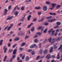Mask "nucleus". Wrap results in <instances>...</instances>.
I'll use <instances>...</instances> for the list:
<instances>
[{
	"label": "nucleus",
	"instance_id": "f8f14e48",
	"mask_svg": "<svg viewBox=\"0 0 62 62\" xmlns=\"http://www.w3.org/2000/svg\"><path fill=\"white\" fill-rule=\"evenodd\" d=\"M16 51H17V49H15L13 51V54H16Z\"/></svg>",
	"mask_w": 62,
	"mask_h": 62
},
{
	"label": "nucleus",
	"instance_id": "864d4df0",
	"mask_svg": "<svg viewBox=\"0 0 62 62\" xmlns=\"http://www.w3.org/2000/svg\"><path fill=\"white\" fill-rule=\"evenodd\" d=\"M25 44V43H22V46H23Z\"/></svg>",
	"mask_w": 62,
	"mask_h": 62
},
{
	"label": "nucleus",
	"instance_id": "de8ad7c7",
	"mask_svg": "<svg viewBox=\"0 0 62 62\" xmlns=\"http://www.w3.org/2000/svg\"><path fill=\"white\" fill-rule=\"evenodd\" d=\"M11 28V27H10V26L8 28L7 30L8 31H9V30H10V28Z\"/></svg>",
	"mask_w": 62,
	"mask_h": 62
},
{
	"label": "nucleus",
	"instance_id": "c85d7f7f",
	"mask_svg": "<svg viewBox=\"0 0 62 62\" xmlns=\"http://www.w3.org/2000/svg\"><path fill=\"white\" fill-rule=\"evenodd\" d=\"M52 40H53V41H54V42L57 41L56 39H52Z\"/></svg>",
	"mask_w": 62,
	"mask_h": 62
},
{
	"label": "nucleus",
	"instance_id": "c03bdc74",
	"mask_svg": "<svg viewBox=\"0 0 62 62\" xmlns=\"http://www.w3.org/2000/svg\"><path fill=\"white\" fill-rule=\"evenodd\" d=\"M8 26H7L6 27H5V28L4 29V31H5V30H6L7 28H8Z\"/></svg>",
	"mask_w": 62,
	"mask_h": 62
},
{
	"label": "nucleus",
	"instance_id": "0eeeda50",
	"mask_svg": "<svg viewBox=\"0 0 62 62\" xmlns=\"http://www.w3.org/2000/svg\"><path fill=\"white\" fill-rule=\"evenodd\" d=\"M60 50V51L62 50V44L60 45V47L58 48V50Z\"/></svg>",
	"mask_w": 62,
	"mask_h": 62
},
{
	"label": "nucleus",
	"instance_id": "69168bd1",
	"mask_svg": "<svg viewBox=\"0 0 62 62\" xmlns=\"http://www.w3.org/2000/svg\"><path fill=\"white\" fill-rule=\"evenodd\" d=\"M8 47H9L10 46V43H9L8 44Z\"/></svg>",
	"mask_w": 62,
	"mask_h": 62
},
{
	"label": "nucleus",
	"instance_id": "bb28decb",
	"mask_svg": "<svg viewBox=\"0 0 62 62\" xmlns=\"http://www.w3.org/2000/svg\"><path fill=\"white\" fill-rule=\"evenodd\" d=\"M44 20V18H43L41 19L38 20L39 22H42Z\"/></svg>",
	"mask_w": 62,
	"mask_h": 62
},
{
	"label": "nucleus",
	"instance_id": "c756f323",
	"mask_svg": "<svg viewBox=\"0 0 62 62\" xmlns=\"http://www.w3.org/2000/svg\"><path fill=\"white\" fill-rule=\"evenodd\" d=\"M3 40H1L0 41V45H1L2 44V42H3Z\"/></svg>",
	"mask_w": 62,
	"mask_h": 62
},
{
	"label": "nucleus",
	"instance_id": "58836bf2",
	"mask_svg": "<svg viewBox=\"0 0 62 62\" xmlns=\"http://www.w3.org/2000/svg\"><path fill=\"white\" fill-rule=\"evenodd\" d=\"M39 57H40V56H38L37 57H36V59L38 60L39 58Z\"/></svg>",
	"mask_w": 62,
	"mask_h": 62
},
{
	"label": "nucleus",
	"instance_id": "0e129e2a",
	"mask_svg": "<svg viewBox=\"0 0 62 62\" xmlns=\"http://www.w3.org/2000/svg\"><path fill=\"white\" fill-rule=\"evenodd\" d=\"M25 57V55H24L22 57V59H24V57Z\"/></svg>",
	"mask_w": 62,
	"mask_h": 62
},
{
	"label": "nucleus",
	"instance_id": "72a5a7b5",
	"mask_svg": "<svg viewBox=\"0 0 62 62\" xmlns=\"http://www.w3.org/2000/svg\"><path fill=\"white\" fill-rule=\"evenodd\" d=\"M47 31V29H46L43 32L45 33H46Z\"/></svg>",
	"mask_w": 62,
	"mask_h": 62
},
{
	"label": "nucleus",
	"instance_id": "f03ea898",
	"mask_svg": "<svg viewBox=\"0 0 62 62\" xmlns=\"http://www.w3.org/2000/svg\"><path fill=\"white\" fill-rule=\"evenodd\" d=\"M16 57V55H13L12 56V58H11L10 59V61H9V62H12V60L13 59H14Z\"/></svg>",
	"mask_w": 62,
	"mask_h": 62
},
{
	"label": "nucleus",
	"instance_id": "a878e982",
	"mask_svg": "<svg viewBox=\"0 0 62 62\" xmlns=\"http://www.w3.org/2000/svg\"><path fill=\"white\" fill-rule=\"evenodd\" d=\"M53 29L51 28L50 29V30L49 31H48V33H51V31H53Z\"/></svg>",
	"mask_w": 62,
	"mask_h": 62
},
{
	"label": "nucleus",
	"instance_id": "5701e85b",
	"mask_svg": "<svg viewBox=\"0 0 62 62\" xmlns=\"http://www.w3.org/2000/svg\"><path fill=\"white\" fill-rule=\"evenodd\" d=\"M34 27H33L32 28V29H31V31L32 32L34 31L35 29Z\"/></svg>",
	"mask_w": 62,
	"mask_h": 62
},
{
	"label": "nucleus",
	"instance_id": "680f3d73",
	"mask_svg": "<svg viewBox=\"0 0 62 62\" xmlns=\"http://www.w3.org/2000/svg\"><path fill=\"white\" fill-rule=\"evenodd\" d=\"M38 37V35H36L35 36H34L33 37V38H35L36 37Z\"/></svg>",
	"mask_w": 62,
	"mask_h": 62
},
{
	"label": "nucleus",
	"instance_id": "39448f33",
	"mask_svg": "<svg viewBox=\"0 0 62 62\" xmlns=\"http://www.w3.org/2000/svg\"><path fill=\"white\" fill-rule=\"evenodd\" d=\"M8 12V10H7V9H5L4 10V15H6Z\"/></svg>",
	"mask_w": 62,
	"mask_h": 62
},
{
	"label": "nucleus",
	"instance_id": "a19ab883",
	"mask_svg": "<svg viewBox=\"0 0 62 62\" xmlns=\"http://www.w3.org/2000/svg\"><path fill=\"white\" fill-rule=\"evenodd\" d=\"M11 6H10L8 7V10H10V9H11Z\"/></svg>",
	"mask_w": 62,
	"mask_h": 62
},
{
	"label": "nucleus",
	"instance_id": "9b49d317",
	"mask_svg": "<svg viewBox=\"0 0 62 62\" xmlns=\"http://www.w3.org/2000/svg\"><path fill=\"white\" fill-rule=\"evenodd\" d=\"M18 6H17L13 10L12 12H13L14 13L15 12H16V11H16V8H17V7H18Z\"/></svg>",
	"mask_w": 62,
	"mask_h": 62
},
{
	"label": "nucleus",
	"instance_id": "6e6d98bb",
	"mask_svg": "<svg viewBox=\"0 0 62 62\" xmlns=\"http://www.w3.org/2000/svg\"><path fill=\"white\" fill-rule=\"evenodd\" d=\"M41 43H39V47L40 48H41Z\"/></svg>",
	"mask_w": 62,
	"mask_h": 62
},
{
	"label": "nucleus",
	"instance_id": "052dcab7",
	"mask_svg": "<svg viewBox=\"0 0 62 62\" xmlns=\"http://www.w3.org/2000/svg\"><path fill=\"white\" fill-rule=\"evenodd\" d=\"M46 41H43V44H45V43H46Z\"/></svg>",
	"mask_w": 62,
	"mask_h": 62
},
{
	"label": "nucleus",
	"instance_id": "a18cd8bd",
	"mask_svg": "<svg viewBox=\"0 0 62 62\" xmlns=\"http://www.w3.org/2000/svg\"><path fill=\"white\" fill-rule=\"evenodd\" d=\"M7 37L8 38H9L10 37V35L8 34L7 35Z\"/></svg>",
	"mask_w": 62,
	"mask_h": 62
},
{
	"label": "nucleus",
	"instance_id": "a211bd4d",
	"mask_svg": "<svg viewBox=\"0 0 62 62\" xmlns=\"http://www.w3.org/2000/svg\"><path fill=\"white\" fill-rule=\"evenodd\" d=\"M19 38L16 37L15 39H14V41H17V40H19Z\"/></svg>",
	"mask_w": 62,
	"mask_h": 62
},
{
	"label": "nucleus",
	"instance_id": "3c124183",
	"mask_svg": "<svg viewBox=\"0 0 62 62\" xmlns=\"http://www.w3.org/2000/svg\"><path fill=\"white\" fill-rule=\"evenodd\" d=\"M41 13V12H38V15H40Z\"/></svg>",
	"mask_w": 62,
	"mask_h": 62
},
{
	"label": "nucleus",
	"instance_id": "1a4fd4ad",
	"mask_svg": "<svg viewBox=\"0 0 62 62\" xmlns=\"http://www.w3.org/2000/svg\"><path fill=\"white\" fill-rule=\"evenodd\" d=\"M13 18V16L9 17H8L7 18V20H12Z\"/></svg>",
	"mask_w": 62,
	"mask_h": 62
},
{
	"label": "nucleus",
	"instance_id": "09e8293b",
	"mask_svg": "<svg viewBox=\"0 0 62 62\" xmlns=\"http://www.w3.org/2000/svg\"><path fill=\"white\" fill-rule=\"evenodd\" d=\"M58 26H58L57 25L54 27V29H55V28H58Z\"/></svg>",
	"mask_w": 62,
	"mask_h": 62
},
{
	"label": "nucleus",
	"instance_id": "5fc2aeb1",
	"mask_svg": "<svg viewBox=\"0 0 62 62\" xmlns=\"http://www.w3.org/2000/svg\"><path fill=\"white\" fill-rule=\"evenodd\" d=\"M29 38L28 36H26L25 38V39H27V38Z\"/></svg>",
	"mask_w": 62,
	"mask_h": 62
},
{
	"label": "nucleus",
	"instance_id": "bf43d9fd",
	"mask_svg": "<svg viewBox=\"0 0 62 62\" xmlns=\"http://www.w3.org/2000/svg\"><path fill=\"white\" fill-rule=\"evenodd\" d=\"M20 35L21 36H23V35H24V33H23L21 34Z\"/></svg>",
	"mask_w": 62,
	"mask_h": 62
},
{
	"label": "nucleus",
	"instance_id": "20e7f679",
	"mask_svg": "<svg viewBox=\"0 0 62 62\" xmlns=\"http://www.w3.org/2000/svg\"><path fill=\"white\" fill-rule=\"evenodd\" d=\"M43 9L44 11H46L47 9V7L46 6H44L43 7Z\"/></svg>",
	"mask_w": 62,
	"mask_h": 62
},
{
	"label": "nucleus",
	"instance_id": "393cba45",
	"mask_svg": "<svg viewBox=\"0 0 62 62\" xmlns=\"http://www.w3.org/2000/svg\"><path fill=\"white\" fill-rule=\"evenodd\" d=\"M36 34H38L39 36L41 35L42 34V33L40 32H37L36 33Z\"/></svg>",
	"mask_w": 62,
	"mask_h": 62
},
{
	"label": "nucleus",
	"instance_id": "aec40b11",
	"mask_svg": "<svg viewBox=\"0 0 62 62\" xmlns=\"http://www.w3.org/2000/svg\"><path fill=\"white\" fill-rule=\"evenodd\" d=\"M43 51V50L40 49L39 51V54H41L42 53V51Z\"/></svg>",
	"mask_w": 62,
	"mask_h": 62
},
{
	"label": "nucleus",
	"instance_id": "423d86ee",
	"mask_svg": "<svg viewBox=\"0 0 62 62\" xmlns=\"http://www.w3.org/2000/svg\"><path fill=\"white\" fill-rule=\"evenodd\" d=\"M37 46V45L36 44H33L31 46H30V47L31 48H34V47H35Z\"/></svg>",
	"mask_w": 62,
	"mask_h": 62
},
{
	"label": "nucleus",
	"instance_id": "49530a36",
	"mask_svg": "<svg viewBox=\"0 0 62 62\" xmlns=\"http://www.w3.org/2000/svg\"><path fill=\"white\" fill-rule=\"evenodd\" d=\"M31 53L32 55H34L35 54V52L34 51H32Z\"/></svg>",
	"mask_w": 62,
	"mask_h": 62
},
{
	"label": "nucleus",
	"instance_id": "774afa93",
	"mask_svg": "<svg viewBox=\"0 0 62 62\" xmlns=\"http://www.w3.org/2000/svg\"><path fill=\"white\" fill-rule=\"evenodd\" d=\"M56 31L57 32V33L59 32V29H57L56 30Z\"/></svg>",
	"mask_w": 62,
	"mask_h": 62
},
{
	"label": "nucleus",
	"instance_id": "cd10ccee",
	"mask_svg": "<svg viewBox=\"0 0 62 62\" xmlns=\"http://www.w3.org/2000/svg\"><path fill=\"white\" fill-rule=\"evenodd\" d=\"M57 58L58 59H59L60 58V57H59V53H58L57 54Z\"/></svg>",
	"mask_w": 62,
	"mask_h": 62
},
{
	"label": "nucleus",
	"instance_id": "2f4dec72",
	"mask_svg": "<svg viewBox=\"0 0 62 62\" xmlns=\"http://www.w3.org/2000/svg\"><path fill=\"white\" fill-rule=\"evenodd\" d=\"M52 40V37H50L48 39V41L50 42H51V40Z\"/></svg>",
	"mask_w": 62,
	"mask_h": 62
},
{
	"label": "nucleus",
	"instance_id": "7ed1b4c3",
	"mask_svg": "<svg viewBox=\"0 0 62 62\" xmlns=\"http://www.w3.org/2000/svg\"><path fill=\"white\" fill-rule=\"evenodd\" d=\"M56 20V19H55L54 18V19L52 20H51V19L47 21V22H50V23H52V22H53V21H55V20Z\"/></svg>",
	"mask_w": 62,
	"mask_h": 62
},
{
	"label": "nucleus",
	"instance_id": "13d9d810",
	"mask_svg": "<svg viewBox=\"0 0 62 62\" xmlns=\"http://www.w3.org/2000/svg\"><path fill=\"white\" fill-rule=\"evenodd\" d=\"M16 45H17V44H16L15 45H14V46H12L13 48H14L15 47V46H16Z\"/></svg>",
	"mask_w": 62,
	"mask_h": 62
},
{
	"label": "nucleus",
	"instance_id": "ea45409f",
	"mask_svg": "<svg viewBox=\"0 0 62 62\" xmlns=\"http://www.w3.org/2000/svg\"><path fill=\"white\" fill-rule=\"evenodd\" d=\"M52 18V16H49L48 17H46V19H50V18Z\"/></svg>",
	"mask_w": 62,
	"mask_h": 62
},
{
	"label": "nucleus",
	"instance_id": "37998d69",
	"mask_svg": "<svg viewBox=\"0 0 62 62\" xmlns=\"http://www.w3.org/2000/svg\"><path fill=\"white\" fill-rule=\"evenodd\" d=\"M34 42L36 43L37 42H38V39H35L34 41Z\"/></svg>",
	"mask_w": 62,
	"mask_h": 62
},
{
	"label": "nucleus",
	"instance_id": "ddd939ff",
	"mask_svg": "<svg viewBox=\"0 0 62 62\" xmlns=\"http://www.w3.org/2000/svg\"><path fill=\"white\" fill-rule=\"evenodd\" d=\"M50 54H48L47 55L46 57V58H47L48 59H49L50 58Z\"/></svg>",
	"mask_w": 62,
	"mask_h": 62
},
{
	"label": "nucleus",
	"instance_id": "f3484780",
	"mask_svg": "<svg viewBox=\"0 0 62 62\" xmlns=\"http://www.w3.org/2000/svg\"><path fill=\"white\" fill-rule=\"evenodd\" d=\"M51 5L53 8H54V6H55L56 5V4L55 3H52Z\"/></svg>",
	"mask_w": 62,
	"mask_h": 62
},
{
	"label": "nucleus",
	"instance_id": "f257e3e1",
	"mask_svg": "<svg viewBox=\"0 0 62 62\" xmlns=\"http://www.w3.org/2000/svg\"><path fill=\"white\" fill-rule=\"evenodd\" d=\"M37 29L39 30H40V29H41V32H42L43 30V27L42 26H40L38 28H37Z\"/></svg>",
	"mask_w": 62,
	"mask_h": 62
},
{
	"label": "nucleus",
	"instance_id": "338daca9",
	"mask_svg": "<svg viewBox=\"0 0 62 62\" xmlns=\"http://www.w3.org/2000/svg\"><path fill=\"white\" fill-rule=\"evenodd\" d=\"M23 50V48H19V51H22Z\"/></svg>",
	"mask_w": 62,
	"mask_h": 62
},
{
	"label": "nucleus",
	"instance_id": "dca6fc26",
	"mask_svg": "<svg viewBox=\"0 0 62 62\" xmlns=\"http://www.w3.org/2000/svg\"><path fill=\"white\" fill-rule=\"evenodd\" d=\"M53 47H51L50 48V49L49 50V52L50 53H52L53 51Z\"/></svg>",
	"mask_w": 62,
	"mask_h": 62
},
{
	"label": "nucleus",
	"instance_id": "79ce46f5",
	"mask_svg": "<svg viewBox=\"0 0 62 62\" xmlns=\"http://www.w3.org/2000/svg\"><path fill=\"white\" fill-rule=\"evenodd\" d=\"M37 21V19L36 18H34L33 19V22H35V21Z\"/></svg>",
	"mask_w": 62,
	"mask_h": 62
},
{
	"label": "nucleus",
	"instance_id": "2eb2a0df",
	"mask_svg": "<svg viewBox=\"0 0 62 62\" xmlns=\"http://www.w3.org/2000/svg\"><path fill=\"white\" fill-rule=\"evenodd\" d=\"M61 38L59 37L58 38H57L56 39L57 40V41H59V40H61Z\"/></svg>",
	"mask_w": 62,
	"mask_h": 62
},
{
	"label": "nucleus",
	"instance_id": "c9c22d12",
	"mask_svg": "<svg viewBox=\"0 0 62 62\" xmlns=\"http://www.w3.org/2000/svg\"><path fill=\"white\" fill-rule=\"evenodd\" d=\"M24 7L23 6H22L21 7V9L22 10H24Z\"/></svg>",
	"mask_w": 62,
	"mask_h": 62
},
{
	"label": "nucleus",
	"instance_id": "f704fd0d",
	"mask_svg": "<svg viewBox=\"0 0 62 62\" xmlns=\"http://www.w3.org/2000/svg\"><path fill=\"white\" fill-rule=\"evenodd\" d=\"M7 58V56H5L3 60V61H5V60H6V59Z\"/></svg>",
	"mask_w": 62,
	"mask_h": 62
},
{
	"label": "nucleus",
	"instance_id": "9d476101",
	"mask_svg": "<svg viewBox=\"0 0 62 62\" xmlns=\"http://www.w3.org/2000/svg\"><path fill=\"white\" fill-rule=\"evenodd\" d=\"M18 13H19V12L18 11H16L14 13V14L15 16H17L18 15Z\"/></svg>",
	"mask_w": 62,
	"mask_h": 62
},
{
	"label": "nucleus",
	"instance_id": "e433bc0d",
	"mask_svg": "<svg viewBox=\"0 0 62 62\" xmlns=\"http://www.w3.org/2000/svg\"><path fill=\"white\" fill-rule=\"evenodd\" d=\"M46 4L49 5V4H50V2L49 1H47L46 2Z\"/></svg>",
	"mask_w": 62,
	"mask_h": 62
},
{
	"label": "nucleus",
	"instance_id": "4be33fe9",
	"mask_svg": "<svg viewBox=\"0 0 62 62\" xmlns=\"http://www.w3.org/2000/svg\"><path fill=\"white\" fill-rule=\"evenodd\" d=\"M31 15H30L28 16L27 19V20L28 21H29V20H30V18H31Z\"/></svg>",
	"mask_w": 62,
	"mask_h": 62
},
{
	"label": "nucleus",
	"instance_id": "7c9ffc66",
	"mask_svg": "<svg viewBox=\"0 0 62 62\" xmlns=\"http://www.w3.org/2000/svg\"><path fill=\"white\" fill-rule=\"evenodd\" d=\"M61 5H58L57 6V7H56V8H60V7H61Z\"/></svg>",
	"mask_w": 62,
	"mask_h": 62
},
{
	"label": "nucleus",
	"instance_id": "e2e57ef3",
	"mask_svg": "<svg viewBox=\"0 0 62 62\" xmlns=\"http://www.w3.org/2000/svg\"><path fill=\"white\" fill-rule=\"evenodd\" d=\"M54 57H55V56L54 55H52L51 56V58H54Z\"/></svg>",
	"mask_w": 62,
	"mask_h": 62
},
{
	"label": "nucleus",
	"instance_id": "4d7b16f0",
	"mask_svg": "<svg viewBox=\"0 0 62 62\" xmlns=\"http://www.w3.org/2000/svg\"><path fill=\"white\" fill-rule=\"evenodd\" d=\"M13 25V24H10V27H11V28H12V27Z\"/></svg>",
	"mask_w": 62,
	"mask_h": 62
},
{
	"label": "nucleus",
	"instance_id": "4468645a",
	"mask_svg": "<svg viewBox=\"0 0 62 62\" xmlns=\"http://www.w3.org/2000/svg\"><path fill=\"white\" fill-rule=\"evenodd\" d=\"M47 52H48V50L46 49L44 51V54H46L47 53Z\"/></svg>",
	"mask_w": 62,
	"mask_h": 62
},
{
	"label": "nucleus",
	"instance_id": "6ab92c4d",
	"mask_svg": "<svg viewBox=\"0 0 62 62\" xmlns=\"http://www.w3.org/2000/svg\"><path fill=\"white\" fill-rule=\"evenodd\" d=\"M33 24V23H31L30 24L28 25V26L27 27V28H30V27H31V25H32Z\"/></svg>",
	"mask_w": 62,
	"mask_h": 62
},
{
	"label": "nucleus",
	"instance_id": "b1692460",
	"mask_svg": "<svg viewBox=\"0 0 62 62\" xmlns=\"http://www.w3.org/2000/svg\"><path fill=\"white\" fill-rule=\"evenodd\" d=\"M56 23L57 24V25H60L61 23L60 22H57Z\"/></svg>",
	"mask_w": 62,
	"mask_h": 62
},
{
	"label": "nucleus",
	"instance_id": "473e14b6",
	"mask_svg": "<svg viewBox=\"0 0 62 62\" xmlns=\"http://www.w3.org/2000/svg\"><path fill=\"white\" fill-rule=\"evenodd\" d=\"M29 58L28 57H27L25 59V60L26 61H28V60H29Z\"/></svg>",
	"mask_w": 62,
	"mask_h": 62
},
{
	"label": "nucleus",
	"instance_id": "8fccbe9b",
	"mask_svg": "<svg viewBox=\"0 0 62 62\" xmlns=\"http://www.w3.org/2000/svg\"><path fill=\"white\" fill-rule=\"evenodd\" d=\"M4 50V53H6V51H7V48H5Z\"/></svg>",
	"mask_w": 62,
	"mask_h": 62
},
{
	"label": "nucleus",
	"instance_id": "412c9836",
	"mask_svg": "<svg viewBox=\"0 0 62 62\" xmlns=\"http://www.w3.org/2000/svg\"><path fill=\"white\" fill-rule=\"evenodd\" d=\"M25 16H24L22 18V19H21L20 20V21H24V18H25Z\"/></svg>",
	"mask_w": 62,
	"mask_h": 62
},
{
	"label": "nucleus",
	"instance_id": "6e6552de",
	"mask_svg": "<svg viewBox=\"0 0 62 62\" xmlns=\"http://www.w3.org/2000/svg\"><path fill=\"white\" fill-rule=\"evenodd\" d=\"M13 18V16L9 17H8L7 18V20H12Z\"/></svg>",
	"mask_w": 62,
	"mask_h": 62
},
{
	"label": "nucleus",
	"instance_id": "4c0bfd02",
	"mask_svg": "<svg viewBox=\"0 0 62 62\" xmlns=\"http://www.w3.org/2000/svg\"><path fill=\"white\" fill-rule=\"evenodd\" d=\"M48 24L49 23L47 22H45V23H44V25H48Z\"/></svg>",
	"mask_w": 62,
	"mask_h": 62
},
{
	"label": "nucleus",
	"instance_id": "603ef678",
	"mask_svg": "<svg viewBox=\"0 0 62 62\" xmlns=\"http://www.w3.org/2000/svg\"><path fill=\"white\" fill-rule=\"evenodd\" d=\"M13 49H11L10 50H9V53H11V52H12V51Z\"/></svg>",
	"mask_w": 62,
	"mask_h": 62
}]
</instances>
